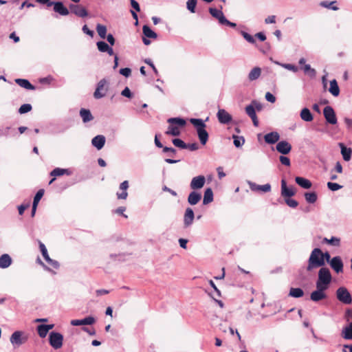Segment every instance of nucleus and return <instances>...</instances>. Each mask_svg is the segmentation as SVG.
<instances>
[{
    "mask_svg": "<svg viewBox=\"0 0 352 352\" xmlns=\"http://www.w3.org/2000/svg\"><path fill=\"white\" fill-rule=\"evenodd\" d=\"M321 256L322 250L320 248H316L311 251L307 262V271L311 272L325 265Z\"/></svg>",
    "mask_w": 352,
    "mask_h": 352,
    "instance_id": "obj_1",
    "label": "nucleus"
},
{
    "mask_svg": "<svg viewBox=\"0 0 352 352\" xmlns=\"http://www.w3.org/2000/svg\"><path fill=\"white\" fill-rule=\"evenodd\" d=\"M167 122L169 126L166 131V134L173 136H178L180 135V127H184L186 122L184 118H171L168 119Z\"/></svg>",
    "mask_w": 352,
    "mask_h": 352,
    "instance_id": "obj_2",
    "label": "nucleus"
},
{
    "mask_svg": "<svg viewBox=\"0 0 352 352\" xmlns=\"http://www.w3.org/2000/svg\"><path fill=\"white\" fill-rule=\"evenodd\" d=\"M331 279L332 276L329 270L327 267H321L318 272V278L316 280V286L329 289Z\"/></svg>",
    "mask_w": 352,
    "mask_h": 352,
    "instance_id": "obj_3",
    "label": "nucleus"
},
{
    "mask_svg": "<svg viewBox=\"0 0 352 352\" xmlns=\"http://www.w3.org/2000/svg\"><path fill=\"white\" fill-rule=\"evenodd\" d=\"M337 299L345 305L352 302V297L349 290L344 287H340L336 290Z\"/></svg>",
    "mask_w": 352,
    "mask_h": 352,
    "instance_id": "obj_4",
    "label": "nucleus"
},
{
    "mask_svg": "<svg viewBox=\"0 0 352 352\" xmlns=\"http://www.w3.org/2000/svg\"><path fill=\"white\" fill-rule=\"evenodd\" d=\"M109 89L108 81L103 78L100 80L98 84L96 89L94 93V96L96 99H100L105 96Z\"/></svg>",
    "mask_w": 352,
    "mask_h": 352,
    "instance_id": "obj_5",
    "label": "nucleus"
},
{
    "mask_svg": "<svg viewBox=\"0 0 352 352\" xmlns=\"http://www.w3.org/2000/svg\"><path fill=\"white\" fill-rule=\"evenodd\" d=\"M49 342L54 349H58L63 346V336L60 333L52 331L49 335Z\"/></svg>",
    "mask_w": 352,
    "mask_h": 352,
    "instance_id": "obj_6",
    "label": "nucleus"
},
{
    "mask_svg": "<svg viewBox=\"0 0 352 352\" xmlns=\"http://www.w3.org/2000/svg\"><path fill=\"white\" fill-rule=\"evenodd\" d=\"M27 337L21 331H14L10 336V341L14 347H19L27 341Z\"/></svg>",
    "mask_w": 352,
    "mask_h": 352,
    "instance_id": "obj_7",
    "label": "nucleus"
},
{
    "mask_svg": "<svg viewBox=\"0 0 352 352\" xmlns=\"http://www.w3.org/2000/svg\"><path fill=\"white\" fill-rule=\"evenodd\" d=\"M326 289L322 287L316 286V289L312 292L310 294V299L314 302H318L320 300L326 299L327 295L326 294Z\"/></svg>",
    "mask_w": 352,
    "mask_h": 352,
    "instance_id": "obj_8",
    "label": "nucleus"
},
{
    "mask_svg": "<svg viewBox=\"0 0 352 352\" xmlns=\"http://www.w3.org/2000/svg\"><path fill=\"white\" fill-rule=\"evenodd\" d=\"M39 248H40V250L41 252V254H42L44 259L45 260V261L50 265L53 267L54 268L58 269L59 267L58 262L56 261L52 260V258H50V257L49 256V254L47 253V248H46L45 245L42 242H41V241H39Z\"/></svg>",
    "mask_w": 352,
    "mask_h": 352,
    "instance_id": "obj_9",
    "label": "nucleus"
},
{
    "mask_svg": "<svg viewBox=\"0 0 352 352\" xmlns=\"http://www.w3.org/2000/svg\"><path fill=\"white\" fill-rule=\"evenodd\" d=\"M323 114L328 123L331 124H336L337 123L336 113L331 107H325L323 109Z\"/></svg>",
    "mask_w": 352,
    "mask_h": 352,
    "instance_id": "obj_10",
    "label": "nucleus"
},
{
    "mask_svg": "<svg viewBox=\"0 0 352 352\" xmlns=\"http://www.w3.org/2000/svg\"><path fill=\"white\" fill-rule=\"evenodd\" d=\"M205 183L206 178L204 175L196 176L192 179L190 187L193 190L201 189L204 187Z\"/></svg>",
    "mask_w": 352,
    "mask_h": 352,
    "instance_id": "obj_11",
    "label": "nucleus"
},
{
    "mask_svg": "<svg viewBox=\"0 0 352 352\" xmlns=\"http://www.w3.org/2000/svg\"><path fill=\"white\" fill-rule=\"evenodd\" d=\"M217 117L221 124H229L232 120V116L223 109H219L217 113Z\"/></svg>",
    "mask_w": 352,
    "mask_h": 352,
    "instance_id": "obj_12",
    "label": "nucleus"
},
{
    "mask_svg": "<svg viewBox=\"0 0 352 352\" xmlns=\"http://www.w3.org/2000/svg\"><path fill=\"white\" fill-rule=\"evenodd\" d=\"M71 12L79 17H85L88 15L87 10L79 4H70L69 6Z\"/></svg>",
    "mask_w": 352,
    "mask_h": 352,
    "instance_id": "obj_13",
    "label": "nucleus"
},
{
    "mask_svg": "<svg viewBox=\"0 0 352 352\" xmlns=\"http://www.w3.org/2000/svg\"><path fill=\"white\" fill-rule=\"evenodd\" d=\"M54 6V12L60 14L62 16H67L69 14V10L60 1L50 2L48 6Z\"/></svg>",
    "mask_w": 352,
    "mask_h": 352,
    "instance_id": "obj_14",
    "label": "nucleus"
},
{
    "mask_svg": "<svg viewBox=\"0 0 352 352\" xmlns=\"http://www.w3.org/2000/svg\"><path fill=\"white\" fill-rule=\"evenodd\" d=\"M329 265L336 273L342 272L343 263L340 256L333 257L330 261Z\"/></svg>",
    "mask_w": 352,
    "mask_h": 352,
    "instance_id": "obj_15",
    "label": "nucleus"
},
{
    "mask_svg": "<svg viewBox=\"0 0 352 352\" xmlns=\"http://www.w3.org/2000/svg\"><path fill=\"white\" fill-rule=\"evenodd\" d=\"M276 148L278 153L287 155L291 151L292 146L288 142L283 140L277 143Z\"/></svg>",
    "mask_w": 352,
    "mask_h": 352,
    "instance_id": "obj_16",
    "label": "nucleus"
},
{
    "mask_svg": "<svg viewBox=\"0 0 352 352\" xmlns=\"http://www.w3.org/2000/svg\"><path fill=\"white\" fill-rule=\"evenodd\" d=\"M195 218V214L192 208H187L184 215V225L185 228L190 226Z\"/></svg>",
    "mask_w": 352,
    "mask_h": 352,
    "instance_id": "obj_17",
    "label": "nucleus"
},
{
    "mask_svg": "<svg viewBox=\"0 0 352 352\" xmlns=\"http://www.w3.org/2000/svg\"><path fill=\"white\" fill-rule=\"evenodd\" d=\"M96 322L95 318L93 316H88L81 320H72L70 324L72 326H80V325H91Z\"/></svg>",
    "mask_w": 352,
    "mask_h": 352,
    "instance_id": "obj_18",
    "label": "nucleus"
},
{
    "mask_svg": "<svg viewBox=\"0 0 352 352\" xmlns=\"http://www.w3.org/2000/svg\"><path fill=\"white\" fill-rule=\"evenodd\" d=\"M250 188L252 191H262L263 192H268L271 190V185L270 184H266L264 185H258L254 182H248Z\"/></svg>",
    "mask_w": 352,
    "mask_h": 352,
    "instance_id": "obj_19",
    "label": "nucleus"
},
{
    "mask_svg": "<svg viewBox=\"0 0 352 352\" xmlns=\"http://www.w3.org/2000/svg\"><path fill=\"white\" fill-rule=\"evenodd\" d=\"M296 194V191L293 188H288L285 180L282 179L281 181V195L283 197L289 198L294 196Z\"/></svg>",
    "mask_w": 352,
    "mask_h": 352,
    "instance_id": "obj_20",
    "label": "nucleus"
},
{
    "mask_svg": "<svg viewBox=\"0 0 352 352\" xmlns=\"http://www.w3.org/2000/svg\"><path fill=\"white\" fill-rule=\"evenodd\" d=\"M129 188V182L125 180L120 184V190L121 192L116 193L118 199H126L128 197L127 189Z\"/></svg>",
    "mask_w": 352,
    "mask_h": 352,
    "instance_id": "obj_21",
    "label": "nucleus"
},
{
    "mask_svg": "<svg viewBox=\"0 0 352 352\" xmlns=\"http://www.w3.org/2000/svg\"><path fill=\"white\" fill-rule=\"evenodd\" d=\"M105 137L102 135H98L91 140V144L98 150L103 148L105 144Z\"/></svg>",
    "mask_w": 352,
    "mask_h": 352,
    "instance_id": "obj_22",
    "label": "nucleus"
},
{
    "mask_svg": "<svg viewBox=\"0 0 352 352\" xmlns=\"http://www.w3.org/2000/svg\"><path fill=\"white\" fill-rule=\"evenodd\" d=\"M201 199V193L193 190L188 195V202L190 205L194 206L198 204Z\"/></svg>",
    "mask_w": 352,
    "mask_h": 352,
    "instance_id": "obj_23",
    "label": "nucleus"
},
{
    "mask_svg": "<svg viewBox=\"0 0 352 352\" xmlns=\"http://www.w3.org/2000/svg\"><path fill=\"white\" fill-rule=\"evenodd\" d=\"M339 146L341 149V154L344 160L346 162L349 161L351 158V148L346 147L343 143H339Z\"/></svg>",
    "mask_w": 352,
    "mask_h": 352,
    "instance_id": "obj_24",
    "label": "nucleus"
},
{
    "mask_svg": "<svg viewBox=\"0 0 352 352\" xmlns=\"http://www.w3.org/2000/svg\"><path fill=\"white\" fill-rule=\"evenodd\" d=\"M209 12L213 17L217 19L219 21V23H221V24L223 23V22L224 21V20L226 19V17L221 10H217L216 8H210L209 9Z\"/></svg>",
    "mask_w": 352,
    "mask_h": 352,
    "instance_id": "obj_25",
    "label": "nucleus"
},
{
    "mask_svg": "<svg viewBox=\"0 0 352 352\" xmlns=\"http://www.w3.org/2000/svg\"><path fill=\"white\" fill-rule=\"evenodd\" d=\"M280 135L276 131L267 133L264 136L265 141L267 144H274L278 141Z\"/></svg>",
    "mask_w": 352,
    "mask_h": 352,
    "instance_id": "obj_26",
    "label": "nucleus"
},
{
    "mask_svg": "<svg viewBox=\"0 0 352 352\" xmlns=\"http://www.w3.org/2000/svg\"><path fill=\"white\" fill-rule=\"evenodd\" d=\"M329 91L333 96L334 97H337L340 94V88L338 87L337 80L336 79H333L329 82Z\"/></svg>",
    "mask_w": 352,
    "mask_h": 352,
    "instance_id": "obj_27",
    "label": "nucleus"
},
{
    "mask_svg": "<svg viewBox=\"0 0 352 352\" xmlns=\"http://www.w3.org/2000/svg\"><path fill=\"white\" fill-rule=\"evenodd\" d=\"M295 181L297 184H298L300 187L305 189H309L312 186L311 182L309 179L304 177H296L295 178Z\"/></svg>",
    "mask_w": 352,
    "mask_h": 352,
    "instance_id": "obj_28",
    "label": "nucleus"
},
{
    "mask_svg": "<svg viewBox=\"0 0 352 352\" xmlns=\"http://www.w3.org/2000/svg\"><path fill=\"white\" fill-rule=\"evenodd\" d=\"M12 264V258L8 254H4L0 256V268L5 269Z\"/></svg>",
    "mask_w": 352,
    "mask_h": 352,
    "instance_id": "obj_29",
    "label": "nucleus"
},
{
    "mask_svg": "<svg viewBox=\"0 0 352 352\" xmlns=\"http://www.w3.org/2000/svg\"><path fill=\"white\" fill-rule=\"evenodd\" d=\"M300 118L305 122H311L314 117L308 108H303L300 113Z\"/></svg>",
    "mask_w": 352,
    "mask_h": 352,
    "instance_id": "obj_30",
    "label": "nucleus"
},
{
    "mask_svg": "<svg viewBox=\"0 0 352 352\" xmlns=\"http://www.w3.org/2000/svg\"><path fill=\"white\" fill-rule=\"evenodd\" d=\"M80 116L85 123L90 122L94 119V117L89 109H81L80 110Z\"/></svg>",
    "mask_w": 352,
    "mask_h": 352,
    "instance_id": "obj_31",
    "label": "nucleus"
},
{
    "mask_svg": "<svg viewBox=\"0 0 352 352\" xmlns=\"http://www.w3.org/2000/svg\"><path fill=\"white\" fill-rule=\"evenodd\" d=\"M15 82L20 87L28 90H34L35 87L26 79L17 78Z\"/></svg>",
    "mask_w": 352,
    "mask_h": 352,
    "instance_id": "obj_32",
    "label": "nucleus"
},
{
    "mask_svg": "<svg viewBox=\"0 0 352 352\" xmlns=\"http://www.w3.org/2000/svg\"><path fill=\"white\" fill-rule=\"evenodd\" d=\"M261 74V69L258 67H254L248 74V79L250 81L257 80Z\"/></svg>",
    "mask_w": 352,
    "mask_h": 352,
    "instance_id": "obj_33",
    "label": "nucleus"
},
{
    "mask_svg": "<svg viewBox=\"0 0 352 352\" xmlns=\"http://www.w3.org/2000/svg\"><path fill=\"white\" fill-rule=\"evenodd\" d=\"M213 201V192L210 188L206 189L204 195L203 204L207 205Z\"/></svg>",
    "mask_w": 352,
    "mask_h": 352,
    "instance_id": "obj_34",
    "label": "nucleus"
},
{
    "mask_svg": "<svg viewBox=\"0 0 352 352\" xmlns=\"http://www.w3.org/2000/svg\"><path fill=\"white\" fill-rule=\"evenodd\" d=\"M197 135L199 139V141L202 145H205L208 140V133L206 130L204 129H199L197 130Z\"/></svg>",
    "mask_w": 352,
    "mask_h": 352,
    "instance_id": "obj_35",
    "label": "nucleus"
},
{
    "mask_svg": "<svg viewBox=\"0 0 352 352\" xmlns=\"http://www.w3.org/2000/svg\"><path fill=\"white\" fill-rule=\"evenodd\" d=\"M72 172L69 169L56 168L50 173V175L54 177H58L65 174L69 175Z\"/></svg>",
    "mask_w": 352,
    "mask_h": 352,
    "instance_id": "obj_36",
    "label": "nucleus"
},
{
    "mask_svg": "<svg viewBox=\"0 0 352 352\" xmlns=\"http://www.w3.org/2000/svg\"><path fill=\"white\" fill-rule=\"evenodd\" d=\"M144 35L147 38H156L157 35L148 25H144L142 28Z\"/></svg>",
    "mask_w": 352,
    "mask_h": 352,
    "instance_id": "obj_37",
    "label": "nucleus"
},
{
    "mask_svg": "<svg viewBox=\"0 0 352 352\" xmlns=\"http://www.w3.org/2000/svg\"><path fill=\"white\" fill-rule=\"evenodd\" d=\"M191 124H192L197 129V131L199 129H204L206 126V124L201 119L198 118H191L190 120Z\"/></svg>",
    "mask_w": 352,
    "mask_h": 352,
    "instance_id": "obj_38",
    "label": "nucleus"
},
{
    "mask_svg": "<svg viewBox=\"0 0 352 352\" xmlns=\"http://www.w3.org/2000/svg\"><path fill=\"white\" fill-rule=\"evenodd\" d=\"M304 292L301 288L292 287L289 290V296L293 298H300L303 296Z\"/></svg>",
    "mask_w": 352,
    "mask_h": 352,
    "instance_id": "obj_39",
    "label": "nucleus"
},
{
    "mask_svg": "<svg viewBox=\"0 0 352 352\" xmlns=\"http://www.w3.org/2000/svg\"><path fill=\"white\" fill-rule=\"evenodd\" d=\"M342 336L346 340L352 339V323H350L349 326L343 329Z\"/></svg>",
    "mask_w": 352,
    "mask_h": 352,
    "instance_id": "obj_40",
    "label": "nucleus"
},
{
    "mask_svg": "<svg viewBox=\"0 0 352 352\" xmlns=\"http://www.w3.org/2000/svg\"><path fill=\"white\" fill-rule=\"evenodd\" d=\"M323 243L331 245L333 246L338 247L340 244V238L332 236L331 239L324 238L323 239Z\"/></svg>",
    "mask_w": 352,
    "mask_h": 352,
    "instance_id": "obj_41",
    "label": "nucleus"
},
{
    "mask_svg": "<svg viewBox=\"0 0 352 352\" xmlns=\"http://www.w3.org/2000/svg\"><path fill=\"white\" fill-rule=\"evenodd\" d=\"M305 198L307 203L314 204L316 201L318 196L315 192H308L305 193Z\"/></svg>",
    "mask_w": 352,
    "mask_h": 352,
    "instance_id": "obj_42",
    "label": "nucleus"
},
{
    "mask_svg": "<svg viewBox=\"0 0 352 352\" xmlns=\"http://www.w3.org/2000/svg\"><path fill=\"white\" fill-rule=\"evenodd\" d=\"M274 63L278 65L281 66L282 67H283V68H285L286 69L292 71L293 72H297L298 71V68L296 65H292V64L280 63H279L278 61H274Z\"/></svg>",
    "mask_w": 352,
    "mask_h": 352,
    "instance_id": "obj_43",
    "label": "nucleus"
},
{
    "mask_svg": "<svg viewBox=\"0 0 352 352\" xmlns=\"http://www.w3.org/2000/svg\"><path fill=\"white\" fill-rule=\"evenodd\" d=\"M232 138L234 140V145L237 148L242 146L245 143V139L243 136L233 135Z\"/></svg>",
    "mask_w": 352,
    "mask_h": 352,
    "instance_id": "obj_44",
    "label": "nucleus"
},
{
    "mask_svg": "<svg viewBox=\"0 0 352 352\" xmlns=\"http://www.w3.org/2000/svg\"><path fill=\"white\" fill-rule=\"evenodd\" d=\"M96 30L101 38H104L107 34V28L104 25L98 24L96 26Z\"/></svg>",
    "mask_w": 352,
    "mask_h": 352,
    "instance_id": "obj_45",
    "label": "nucleus"
},
{
    "mask_svg": "<svg viewBox=\"0 0 352 352\" xmlns=\"http://www.w3.org/2000/svg\"><path fill=\"white\" fill-rule=\"evenodd\" d=\"M173 144L177 146V147H179L180 148H183V149H185V148H187V144H186L183 140H182L181 139H173Z\"/></svg>",
    "mask_w": 352,
    "mask_h": 352,
    "instance_id": "obj_46",
    "label": "nucleus"
},
{
    "mask_svg": "<svg viewBox=\"0 0 352 352\" xmlns=\"http://www.w3.org/2000/svg\"><path fill=\"white\" fill-rule=\"evenodd\" d=\"M241 35L243 36V37L250 43H252V44H255L256 43V40L254 39V38L250 35V34H248V32H244V31H241Z\"/></svg>",
    "mask_w": 352,
    "mask_h": 352,
    "instance_id": "obj_47",
    "label": "nucleus"
},
{
    "mask_svg": "<svg viewBox=\"0 0 352 352\" xmlns=\"http://www.w3.org/2000/svg\"><path fill=\"white\" fill-rule=\"evenodd\" d=\"M37 331L39 335V336L42 338L46 337L48 331L45 329V327H44V324H41L37 327Z\"/></svg>",
    "mask_w": 352,
    "mask_h": 352,
    "instance_id": "obj_48",
    "label": "nucleus"
},
{
    "mask_svg": "<svg viewBox=\"0 0 352 352\" xmlns=\"http://www.w3.org/2000/svg\"><path fill=\"white\" fill-rule=\"evenodd\" d=\"M196 5L197 0H188L186 3L188 10L192 13H195Z\"/></svg>",
    "mask_w": 352,
    "mask_h": 352,
    "instance_id": "obj_49",
    "label": "nucleus"
},
{
    "mask_svg": "<svg viewBox=\"0 0 352 352\" xmlns=\"http://www.w3.org/2000/svg\"><path fill=\"white\" fill-rule=\"evenodd\" d=\"M96 45L98 47V49L101 52H105L107 51L108 47H109L107 43H106L104 41H98L96 43Z\"/></svg>",
    "mask_w": 352,
    "mask_h": 352,
    "instance_id": "obj_50",
    "label": "nucleus"
},
{
    "mask_svg": "<svg viewBox=\"0 0 352 352\" xmlns=\"http://www.w3.org/2000/svg\"><path fill=\"white\" fill-rule=\"evenodd\" d=\"M245 112L250 118H252V117H254L256 116V111H255V107L252 104L248 105L245 107Z\"/></svg>",
    "mask_w": 352,
    "mask_h": 352,
    "instance_id": "obj_51",
    "label": "nucleus"
},
{
    "mask_svg": "<svg viewBox=\"0 0 352 352\" xmlns=\"http://www.w3.org/2000/svg\"><path fill=\"white\" fill-rule=\"evenodd\" d=\"M32 110V106L30 104H22L19 109V113L20 114H23L28 113Z\"/></svg>",
    "mask_w": 352,
    "mask_h": 352,
    "instance_id": "obj_52",
    "label": "nucleus"
},
{
    "mask_svg": "<svg viewBox=\"0 0 352 352\" xmlns=\"http://www.w3.org/2000/svg\"><path fill=\"white\" fill-rule=\"evenodd\" d=\"M303 70L305 73L308 74L311 77L316 76V70L312 69L309 65H305L303 67Z\"/></svg>",
    "mask_w": 352,
    "mask_h": 352,
    "instance_id": "obj_53",
    "label": "nucleus"
},
{
    "mask_svg": "<svg viewBox=\"0 0 352 352\" xmlns=\"http://www.w3.org/2000/svg\"><path fill=\"white\" fill-rule=\"evenodd\" d=\"M43 195H44V190H43V189L39 190L36 192V194L35 195V196L34 197V201H33V204H34V206L38 205L39 201L41 200V199L42 198Z\"/></svg>",
    "mask_w": 352,
    "mask_h": 352,
    "instance_id": "obj_54",
    "label": "nucleus"
},
{
    "mask_svg": "<svg viewBox=\"0 0 352 352\" xmlns=\"http://www.w3.org/2000/svg\"><path fill=\"white\" fill-rule=\"evenodd\" d=\"M336 1H331V2H329V1H322L321 2L320 5L324 8H329V9H331L333 10H338V8L336 7V6H333V4L335 3Z\"/></svg>",
    "mask_w": 352,
    "mask_h": 352,
    "instance_id": "obj_55",
    "label": "nucleus"
},
{
    "mask_svg": "<svg viewBox=\"0 0 352 352\" xmlns=\"http://www.w3.org/2000/svg\"><path fill=\"white\" fill-rule=\"evenodd\" d=\"M285 201L288 206L292 208H296L298 205V201H296L295 199H291L290 197L285 198Z\"/></svg>",
    "mask_w": 352,
    "mask_h": 352,
    "instance_id": "obj_56",
    "label": "nucleus"
},
{
    "mask_svg": "<svg viewBox=\"0 0 352 352\" xmlns=\"http://www.w3.org/2000/svg\"><path fill=\"white\" fill-rule=\"evenodd\" d=\"M327 187L329 190L332 191H336L342 188V186L337 183H333V182H328L327 183Z\"/></svg>",
    "mask_w": 352,
    "mask_h": 352,
    "instance_id": "obj_57",
    "label": "nucleus"
},
{
    "mask_svg": "<svg viewBox=\"0 0 352 352\" xmlns=\"http://www.w3.org/2000/svg\"><path fill=\"white\" fill-rule=\"evenodd\" d=\"M120 74L125 77H129L131 74V70L130 68L125 67L120 69Z\"/></svg>",
    "mask_w": 352,
    "mask_h": 352,
    "instance_id": "obj_58",
    "label": "nucleus"
},
{
    "mask_svg": "<svg viewBox=\"0 0 352 352\" xmlns=\"http://www.w3.org/2000/svg\"><path fill=\"white\" fill-rule=\"evenodd\" d=\"M279 160L282 164L287 166H290V160L287 157L281 155L280 156Z\"/></svg>",
    "mask_w": 352,
    "mask_h": 352,
    "instance_id": "obj_59",
    "label": "nucleus"
},
{
    "mask_svg": "<svg viewBox=\"0 0 352 352\" xmlns=\"http://www.w3.org/2000/svg\"><path fill=\"white\" fill-rule=\"evenodd\" d=\"M122 96L131 98L132 97V94L131 90L128 87H126L121 92Z\"/></svg>",
    "mask_w": 352,
    "mask_h": 352,
    "instance_id": "obj_60",
    "label": "nucleus"
},
{
    "mask_svg": "<svg viewBox=\"0 0 352 352\" xmlns=\"http://www.w3.org/2000/svg\"><path fill=\"white\" fill-rule=\"evenodd\" d=\"M265 99L268 101V102H270L272 103H274L276 101V98L275 96L272 94L270 92H267L265 94Z\"/></svg>",
    "mask_w": 352,
    "mask_h": 352,
    "instance_id": "obj_61",
    "label": "nucleus"
},
{
    "mask_svg": "<svg viewBox=\"0 0 352 352\" xmlns=\"http://www.w3.org/2000/svg\"><path fill=\"white\" fill-rule=\"evenodd\" d=\"M144 63H146L147 65H148L153 69V70L155 74H158L157 69H156V67H155V65H153V63L151 59H149V58L145 59Z\"/></svg>",
    "mask_w": 352,
    "mask_h": 352,
    "instance_id": "obj_62",
    "label": "nucleus"
},
{
    "mask_svg": "<svg viewBox=\"0 0 352 352\" xmlns=\"http://www.w3.org/2000/svg\"><path fill=\"white\" fill-rule=\"evenodd\" d=\"M82 32H83L85 34H87V35L90 36L91 37H93L94 34V31H92V30H89V29L88 28V27H87V25H85L82 27Z\"/></svg>",
    "mask_w": 352,
    "mask_h": 352,
    "instance_id": "obj_63",
    "label": "nucleus"
},
{
    "mask_svg": "<svg viewBox=\"0 0 352 352\" xmlns=\"http://www.w3.org/2000/svg\"><path fill=\"white\" fill-rule=\"evenodd\" d=\"M132 8L135 10L136 12H140V8L139 3L135 0H130Z\"/></svg>",
    "mask_w": 352,
    "mask_h": 352,
    "instance_id": "obj_64",
    "label": "nucleus"
}]
</instances>
